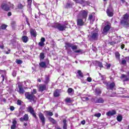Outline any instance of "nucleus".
<instances>
[{
  "instance_id": "26",
  "label": "nucleus",
  "mask_w": 129,
  "mask_h": 129,
  "mask_svg": "<svg viewBox=\"0 0 129 129\" xmlns=\"http://www.w3.org/2000/svg\"><path fill=\"white\" fill-rule=\"evenodd\" d=\"M22 40L24 43H27L29 41V38L27 36H23L22 37Z\"/></svg>"
},
{
  "instance_id": "33",
  "label": "nucleus",
  "mask_w": 129,
  "mask_h": 129,
  "mask_svg": "<svg viewBox=\"0 0 129 129\" xmlns=\"http://www.w3.org/2000/svg\"><path fill=\"white\" fill-rule=\"evenodd\" d=\"M115 56L116 59H117L118 60H119V59H120V54L119 53V52L117 51L115 52Z\"/></svg>"
},
{
  "instance_id": "4",
  "label": "nucleus",
  "mask_w": 129,
  "mask_h": 129,
  "mask_svg": "<svg viewBox=\"0 0 129 129\" xmlns=\"http://www.w3.org/2000/svg\"><path fill=\"white\" fill-rule=\"evenodd\" d=\"M10 5H8L6 3H3L1 5V9L3 10V11H5V12H9L11 11V9L14 10L15 6L13 4H11L10 2H9Z\"/></svg>"
},
{
  "instance_id": "23",
  "label": "nucleus",
  "mask_w": 129,
  "mask_h": 129,
  "mask_svg": "<svg viewBox=\"0 0 129 129\" xmlns=\"http://www.w3.org/2000/svg\"><path fill=\"white\" fill-rule=\"evenodd\" d=\"M50 82V76L46 75L45 76V80L44 81V83L45 84H48Z\"/></svg>"
},
{
  "instance_id": "35",
  "label": "nucleus",
  "mask_w": 129,
  "mask_h": 129,
  "mask_svg": "<svg viewBox=\"0 0 129 129\" xmlns=\"http://www.w3.org/2000/svg\"><path fill=\"white\" fill-rule=\"evenodd\" d=\"M67 92L68 94H71L72 92H74V89H72V88H69L68 89Z\"/></svg>"
},
{
  "instance_id": "41",
  "label": "nucleus",
  "mask_w": 129,
  "mask_h": 129,
  "mask_svg": "<svg viewBox=\"0 0 129 129\" xmlns=\"http://www.w3.org/2000/svg\"><path fill=\"white\" fill-rule=\"evenodd\" d=\"M8 26L5 24H3L1 26V28L2 30H6V29H7Z\"/></svg>"
},
{
  "instance_id": "40",
  "label": "nucleus",
  "mask_w": 129,
  "mask_h": 129,
  "mask_svg": "<svg viewBox=\"0 0 129 129\" xmlns=\"http://www.w3.org/2000/svg\"><path fill=\"white\" fill-rule=\"evenodd\" d=\"M15 62L16 63H17V64H23V60L21 59H17Z\"/></svg>"
},
{
  "instance_id": "64",
  "label": "nucleus",
  "mask_w": 129,
  "mask_h": 129,
  "mask_svg": "<svg viewBox=\"0 0 129 129\" xmlns=\"http://www.w3.org/2000/svg\"><path fill=\"white\" fill-rule=\"evenodd\" d=\"M37 81L38 82H41V79H37Z\"/></svg>"
},
{
  "instance_id": "9",
  "label": "nucleus",
  "mask_w": 129,
  "mask_h": 129,
  "mask_svg": "<svg viewBox=\"0 0 129 129\" xmlns=\"http://www.w3.org/2000/svg\"><path fill=\"white\" fill-rule=\"evenodd\" d=\"M106 86L107 87V89L109 90H113V89L114 87H115V83H114V82H112L109 84V82H106Z\"/></svg>"
},
{
  "instance_id": "44",
  "label": "nucleus",
  "mask_w": 129,
  "mask_h": 129,
  "mask_svg": "<svg viewBox=\"0 0 129 129\" xmlns=\"http://www.w3.org/2000/svg\"><path fill=\"white\" fill-rule=\"evenodd\" d=\"M46 113L49 116H52L53 115V112L51 111H46Z\"/></svg>"
},
{
  "instance_id": "54",
  "label": "nucleus",
  "mask_w": 129,
  "mask_h": 129,
  "mask_svg": "<svg viewBox=\"0 0 129 129\" xmlns=\"http://www.w3.org/2000/svg\"><path fill=\"white\" fill-rule=\"evenodd\" d=\"M10 108L11 111H13V110H15V107L13 106H10Z\"/></svg>"
},
{
  "instance_id": "38",
  "label": "nucleus",
  "mask_w": 129,
  "mask_h": 129,
  "mask_svg": "<svg viewBox=\"0 0 129 129\" xmlns=\"http://www.w3.org/2000/svg\"><path fill=\"white\" fill-rule=\"evenodd\" d=\"M75 2L76 4H80L81 5H82V4H84V1L83 0H76Z\"/></svg>"
},
{
  "instance_id": "56",
  "label": "nucleus",
  "mask_w": 129,
  "mask_h": 129,
  "mask_svg": "<svg viewBox=\"0 0 129 129\" xmlns=\"http://www.w3.org/2000/svg\"><path fill=\"white\" fill-rule=\"evenodd\" d=\"M81 123L82 124L84 125V124H85V123H86V121H85V120H83L81 121Z\"/></svg>"
},
{
  "instance_id": "16",
  "label": "nucleus",
  "mask_w": 129,
  "mask_h": 129,
  "mask_svg": "<svg viewBox=\"0 0 129 129\" xmlns=\"http://www.w3.org/2000/svg\"><path fill=\"white\" fill-rule=\"evenodd\" d=\"M74 6V3L70 2V1H69L68 2L65 6H64V9H71V8H72V6Z\"/></svg>"
},
{
  "instance_id": "25",
  "label": "nucleus",
  "mask_w": 129,
  "mask_h": 129,
  "mask_svg": "<svg viewBox=\"0 0 129 129\" xmlns=\"http://www.w3.org/2000/svg\"><path fill=\"white\" fill-rule=\"evenodd\" d=\"M64 102L66 103H72L73 102V100H72L71 98L67 97L64 100Z\"/></svg>"
},
{
  "instance_id": "18",
  "label": "nucleus",
  "mask_w": 129,
  "mask_h": 129,
  "mask_svg": "<svg viewBox=\"0 0 129 129\" xmlns=\"http://www.w3.org/2000/svg\"><path fill=\"white\" fill-rule=\"evenodd\" d=\"M115 114H116V111L114 110H112V111H109L106 113V115H107V116H111Z\"/></svg>"
},
{
  "instance_id": "42",
  "label": "nucleus",
  "mask_w": 129,
  "mask_h": 129,
  "mask_svg": "<svg viewBox=\"0 0 129 129\" xmlns=\"http://www.w3.org/2000/svg\"><path fill=\"white\" fill-rule=\"evenodd\" d=\"M27 3L28 7L31 8V6H32V0H27Z\"/></svg>"
},
{
  "instance_id": "29",
  "label": "nucleus",
  "mask_w": 129,
  "mask_h": 129,
  "mask_svg": "<svg viewBox=\"0 0 129 129\" xmlns=\"http://www.w3.org/2000/svg\"><path fill=\"white\" fill-rule=\"evenodd\" d=\"M88 21H90V22H94V21L95 20V19L94 18L93 19V15H92V14H91L89 15V17L88 18Z\"/></svg>"
},
{
  "instance_id": "61",
  "label": "nucleus",
  "mask_w": 129,
  "mask_h": 129,
  "mask_svg": "<svg viewBox=\"0 0 129 129\" xmlns=\"http://www.w3.org/2000/svg\"><path fill=\"white\" fill-rule=\"evenodd\" d=\"M10 52H11V49H9V50H8V51H6V54H9V53H10Z\"/></svg>"
},
{
  "instance_id": "45",
  "label": "nucleus",
  "mask_w": 129,
  "mask_h": 129,
  "mask_svg": "<svg viewBox=\"0 0 129 129\" xmlns=\"http://www.w3.org/2000/svg\"><path fill=\"white\" fill-rule=\"evenodd\" d=\"M95 92L97 94H98V95H99V94H101V90H100L96 89Z\"/></svg>"
},
{
  "instance_id": "63",
  "label": "nucleus",
  "mask_w": 129,
  "mask_h": 129,
  "mask_svg": "<svg viewBox=\"0 0 129 129\" xmlns=\"http://www.w3.org/2000/svg\"><path fill=\"white\" fill-rule=\"evenodd\" d=\"M23 125L24 126H27L28 125V124L27 123H26V122H24V124H23Z\"/></svg>"
},
{
  "instance_id": "55",
  "label": "nucleus",
  "mask_w": 129,
  "mask_h": 129,
  "mask_svg": "<svg viewBox=\"0 0 129 129\" xmlns=\"http://www.w3.org/2000/svg\"><path fill=\"white\" fill-rule=\"evenodd\" d=\"M12 75L14 77H16V75H17V73L16 72V71H13L12 73Z\"/></svg>"
},
{
  "instance_id": "50",
  "label": "nucleus",
  "mask_w": 129,
  "mask_h": 129,
  "mask_svg": "<svg viewBox=\"0 0 129 129\" xmlns=\"http://www.w3.org/2000/svg\"><path fill=\"white\" fill-rule=\"evenodd\" d=\"M121 64H122V65H125V64H126V60L122 59L121 62Z\"/></svg>"
},
{
  "instance_id": "43",
  "label": "nucleus",
  "mask_w": 129,
  "mask_h": 129,
  "mask_svg": "<svg viewBox=\"0 0 129 129\" xmlns=\"http://www.w3.org/2000/svg\"><path fill=\"white\" fill-rule=\"evenodd\" d=\"M11 26L12 27L13 29H15V27L16 26V21H12L11 22Z\"/></svg>"
},
{
  "instance_id": "7",
  "label": "nucleus",
  "mask_w": 129,
  "mask_h": 129,
  "mask_svg": "<svg viewBox=\"0 0 129 129\" xmlns=\"http://www.w3.org/2000/svg\"><path fill=\"white\" fill-rule=\"evenodd\" d=\"M28 112H30V114L32 115L35 119H38V116H37V113L35 112V110L33 107L30 106L27 108Z\"/></svg>"
},
{
  "instance_id": "19",
  "label": "nucleus",
  "mask_w": 129,
  "mask_h": 129,
  "mask_svg": "<svg viewBox=\"0 0 129 129\" xmlns=\"http://www.w3.org/2000/svg\"><path fill=\"white\" fill-rule=\"evenodd\" d=\"M54 97H59L60 96V90L56 89L53 92Z\"/></svg>"
},
{
  "instance_id": "34",
  "label": "nucleus",
  "mask_w": 129,
  "mask_h": 129,
  "mask_svg": "<svg viewBox=\"0 0 129 129\" xmlns=\"http://www.w3.org/2000/svg\"><path fill=\"white\" fill-rule=\"evenodd\" d=\"M48 120H49V121H50V122H52V123H53V124H55V123H56V120H55L54 118L50 117L48 118Z\"/></svg>"
},
{
  "instance_id": "46",
  "label": "nucleus",
  "mask_w": 129,
  "mask_h": 129,
  "mask_svg": "<svg viewBox=\"0 0 129 129\" xmlns=\"http://www.w3.org/2000/svg\"><path fill=\"white\" fill-rule=\"evenodd\" d=\"M74 53H81V54H82L83 50L82 49H78L77 50L74 51Z\"/></svg>"
},
{
  "instance_id": "60",
  "label": "nucleus",
  "mask_w": 129,
  "mask_h": 129,
  "mask_svg": "<svg viewBox=\"0 0 129 129\" xmlns=\"http://www.w3.org/2000/svg\"><path fill=\"white\" fill-rule=\"evenodd\" d=\"M5 48V45L3 44L2 45H0V48L1 49H4Z\"/></svg>"
},
{
  "instance_id": "27",
  "label": "nucleus",
  "mask_w": 129,
  "mask_h": 129,
  "mask_svg": "<svg viewBox=\"0 0 129 129\" xmlns=\"http://www.w3.org/2000/svg\"><path fill=\"white\" fill-rule=\"evenodd\" d=\"M63 129H67V120L66 119H63Z\"/></svg>"
},
{
  "instance_id": "37",
  "label": "nucleus",
  "mask_w": 129,
  "mask_h": 129,
  "mask_svg": "<svg viewBox=\"0 0 129 129\" xmlns=\"http://www.w3.org/2000/svg\"><path fill=\"white\" fill-rule=\"evenodd\" d=\"M117 120L120 122L122 120V116L121 115H119L117 116Z\"/></svg>"
},
{
  "instance_id": "20",
  "label": "nucleus",
  "mask_w": 129,
  "mask_h": 129,
  "mask_svg": "<svg viewBox=\"0 0 129 129\" xmlns=\"http://www.w3.org/2000/svg\"><path fill=\"white\" fill-rule=\"evenodd\" d=\"M18 92H19L20 94H24V93H25V90H24L22 85L18 86Z\"/></svg>"
},
{
  "instance_id": "51",
  "label": "nucleus",
  "mask_w": 129,
  "mask_h": 129,
  "mask_svg": "<svg viewBox=\"0 0 129 129\" xmlns=\"http://www.w3.org/2000/svg\"><path fill=\"white\" fill-rule=\"evenodd\" d=\"M87 80L88 82H91V81H92V78H91V77H88Z\"/></svg>"
},
{
  "instance_id": "49",
  "label": "nucleus",
  "mask_w": 129,
  "mask_h": 129,
  "mask_svg": "<svg viewBox=\"0 0 129 129\" xmlns=\"http://www.w3.org/2000/svg\"><path fill=\"white\" fill-rule=\"evenodd\" d=\"M17 104V105H22V100H18Z\"/></svg>"
},
{
  "instance_id": "58",
  "label": "nucleus",
  "mask_w": 129,
  "mask_h": 129,
  "mask_svg": "<svg viewBox=\"0 0 129 129\" xmlns=\"http://www.w3.org/2000/svg\"><path fill=\"white\" fill-rule=\"evenodd\" d=\"M124 47H125V45L124 44L121 45V49H122V50H123V49H124Z\"/></svg>"
},
{
  "instance_id": "15",
  "label": "nucleus",
  "mask_w": 129,
  "mask_h": 129,
  "mask_svg": "<svg viewBox=\"0 0 129 129\" xmlns=\"http://www.w3.org/2000/svg\"><path fill=\"white\" fill-rule=\"evenodd\" d=\"M19 119L21 122H23V121H28L29 120V115L25 114L24 115L23 117H21Z\"/></svg>"
},
{
  "instance_id": "36",
  "label": "nucleus",
  "mask_w": 129,
  "mask_h": 129,
  "mask_svg": "<svg viewBox=\"0 0 129 129\" xmlns=\"http://www.w3.org/2000/svg\"><path fill=\"white\" fill-rule=\"evenodd\" d=\"M78 74L80 77H81L82 78H83L84 76H83V73L81 72V70H78Z\"/></svg>"
},
{
  "instance_id": "24",
  "label": "nucleus",
  "mask_w": 129,
  "mask_h": 129,
  "mask_svg": "<svg viewBox=\"0 0 129 129\" xmlns=\"http://www.w3.org/2000/svg\"><path fill=\"white\" fill-rule=\"evenodd\" d=\"M121 78L122 79V78H125L123 80V81L124 82H126V81H128V80H129V78H127V76H126V75H124V74H122L121 75Z\"/></svg>"
},
{
  "instance_id": "5",
  "label": "nucleus",
  "mask_w": 129,
  "mask_h": 129,
  "mask_svg": "<svg viewBox=\"0 0 129 129\" xmlns=\"http://www.w3.org/2000/svg\"><path fill=\"white\" fill-rule=\"evenodd\" d=\"M88 13L89 12L87 10H81L78 14L77 18H81V19H84V20L86 21L87 17H88Z\"/></svg>"
},
{
  "instance_id": "28",
  "label": "nucleus",
  "mask_w": 129,
  "mask_h": 129,
  "mask_svg": "<svg viewBox=\"0 0 129 129\" xmlns=\"http://www.w3.org/2000/svg\"><path fill=\"white\" fill-rule=\"evenodd\" d=\"M118 91V94H123L124 92V89L122 88H119L117 90Z\"/></svg>"
},
{
  "instance_id": "22",
  "label": "nucleus",
  "mask_w": 129,
  "mask_h": 129,
  "mask_svg": "<svg viewBox=\"0 0 129 129\" xmlns=\"http://www.w3.org/2000/svg\"><path fill=\"white\" fill-rule=\"evenodd\" d=\"M13 124L11 126V129H15L16 127H17V120H16V118H14L13 119L12 121Z\"/></svg>"
},
{
  "instance_id": "39",
  "label": "nucleus",
  "mask_w": 129,
  "mask_h": 129,
  "mask_svg": "<svg viewBox=\"0 0 129 129\" xmlns=\"http://www.w3.org/2000/svg\"><path fill=\"white\" fill-rule=\"evenodd\" d=\"M39 57L40 59L43 60V59H45V54L43 52L40 53Z\"/></svg>"
},
{
  "instance_id": "8",
  "label": "nucleus",
  "mask_w": 129,
  "mask_h": 129,
  "mask_svg": "<svg viewBox=\"0 0 129 129\" xmlns=\"http://www.w3.org/2000/svg\"><path fill=\"white\" fill-rule=\"evenodd\" d=\"M113 8L111 6H109L106 10V14L108 17H113Z\"/></svg>"
},
{
  "instance_id": "1",
  "label": "nucleus",
  "mask_w": 129,
  "mask_h": 129,
  "mask_svg": "<svg viewBox=\"0 0 129 129\" xmlns=\"http://www.w3.org/2000/svg\"><path fill=\"white\" fill-rule=\"evenodd\" d=\"M35 94H37V89H33L31 92H26L25 93V97L26 99L33 102H36V97Z\"/></svg>"
},
{
  "instance_id": "31",
  "label": "nucleus",
  "mask_w": 129,
  "mask_h": 129,
  "mask_svg": "<svg viewBox=\"0 0 129 129\" xmlns=\"http://www.w3.org/2000/svg\"><path fill=\"white\" fill-rule=\"evenodd\" d=\"M104 100L102 98H99L96 101V103H103Z\"/></svg>"
},
{
  "instance_id": "62",
  "label": "nucleus",
  "mask_w": 129,
  "mask_h": 129,
  "mask_svg": "<svg viewBox=\"0 0 129 129\" xmlns=\"http://www.w3.org/2000/svg\"><path fill=\"white\" fill-rule=\"evenodd\" d=\"M54 115L55 117H58V116H59V115H58V113H55Z\"/></svg>"
},
{
  "instance_id": "48",
  "label": "nucleus",
  "mask_w": 129,
  "mask_h": 129,
  "mask_svg": "<svg viewBox=\"0 0 129 129\" xmlns=\"http://www.w3.org/2000/svg\"><path fill=\"white\" fill-rule=\"evenodd\" d=\"M94 116H96V117H100L101 116V113H98L94 114Z\"/></svg>"
},
{
  "instance_id": "59",
  "label": "nucleus",
  "mask_w": 129,
  "mask_h": 129,
  "mask_svg": "<svg viewBox=\"0 0 129 129\" xmlns=\"http://www.w3.org/2000/svg\"><path fill=\"white\" fill-rule=\"evenodd\" d=\"M8 17H11V16H12V12H8Z\"/></svg>"
},
{
  "instance_id": "21",
  "label": "nucleus",
  "mask_w": 129,
  "mask_h": 129,
  "mask_svg": "<svg viewBox=\"0 0 129 129\" xmlns=\"http://www.w3.org/2000/svg\"><path fill=\"white\" fill-rule=\"evenodd\" d=\"M30 32L31 36H33L34 38L37 37V32H36L35 29L31 28Z\"/></svg>"
},
{
  "instance_id": "47",
  "label": "nucleus",
  "mask_w": 129,
  "mask_h": 129,
  "mask_svg": "<svg viewBox=\"0 0 129 129\" xmlns=\"http://www.w3.org/2000/svg\"><path fill=\"white\" fill-rule=\"evenodd\" d=\"M98 66L100 67V68H103V65H102V62H98Z\"/></svg>"
},
{
  "instance_id": "14",
  "label": "nucleus",
  "mask_w": 129,
  "mask_h": 129,
  "mask_svg": "<svg viewBox=\"0 0 129 129\" xmlns=\"http://www.w3.org/2000/svg\"><path fill=\"white\" fill-rule=\"evenodd\" d=\"M45 90H47V86H46V84L39 85V87L38 88V91L43 92V91H45Z\"/></svg>"
},
{
  "instance_id": "10",
  "label": "nucleus",
  "mask_w": 129,
  "mask_h": 129,
  "mask_svg": "<svg viewBox=\"0 0 129 129\" xmlns=\"http://www.w3.org/2000/svg\"><path fill=\"white\" fill-rule=\"evenodd\" d=\"M99 36V34H98V32H93L91 33V36H90V38L91 40H93L94 41H97L98 40V36Z\"/></svg>"
},
{
  "instance_id": "17",
  "label": "nucleus",
  "mask_w": 129,
  "mask_h": 129,
  "mask_svg": "<svg viewBox=\"0 0 129 129\" xmlns=\"http://www.w3.org/2000/svg\"><path fill=\"white\" fill-rule=\"evenodd\" d=\"M46 41V39H45V38L42 37L40 40V42L38 43L39 46L40 47H44L45 46V41Z\"/></svg>"
},
{
  "instance_id": "6",
  "label": "nucleus",
  "mask_w": 129,
  "mask_h": 129,
  "mask_svg": "<svg viewBox=\"0 0 129 129\" xmlns=\"http://www.w3.org/2000/svg\"><path fill=\"white\" fill-rule=\"evenodd\" d=\"M128 19L129 14L128 13L123 15L122 19L120 21V24L124 25V26H128Z\"/></svg>"
},
{
  "instance_id": "11",
  "label": "nucleus",
  "mask_w": 129,
  "mask_h": 129,
  "mask_svg": "<svg viewBox=\"0 0 129 129\" xmlns=\"http://www.w3.org/2000/svg\"><path fill=\"white\" fill-rule=\"evenodd\" d=\"M38 115L42 124H45V123H46V118H45V116H44V114L42 112H39Z\"/></svg>"
},
{
  "instance_id": "52",
  "label": "nucleus",
  "mask_w": 129,
  "mask_h": 129,
  "mask_svg": "<svg viewBox=\"0 0 129 129\" xmlns=\"http://www.w3.org/2000/svg\"><path fill=\"white\" fill-rule=\"evenodd\" d=\"M26 22L27 25L30 27V23H29V19L27 17H26Z\"/></svg>"
},
{
  "instance_id": "32",
  "label": "nucleus",
  "mask_w": 129,
  "mask_h": 129,
  "mask_svg": "<svg viewBox=\"0 0 129 129\" xmlns=\"http://www.w3.org/2000/svg\"><path fill=\"white\" fill-rule=\"evenodd\" d=\"M17 8L18 10H23V9L25 8V5L22 4L21 3H19L17 6Z\"/></svg>"
},
{
  "instance_id": "53",
  "label": "nucleus",
  "mask_w": 129,
  "mask_h": 129,
  "mask_svg": "<svg viewBox=\"0 0 129 129\" xmlns=\"http://www.w3.org/2000/svg\"><path fill=\"white\" fill-rule=\"evenodd\" d=\"M107 65H106V67L107 68V69H109L110 68V66H111V64L110 63H106Z\"/></svg>"
},
{
  "instance_id": "13",
  "label": "nucleus",
  "mask_w": 129,
  "mask_h": 129,
  "mask_svg": "<svg viewBox=\"0 0 129 129\" xmlns=\"http://www.w3.org/2000/svg\"><path fill=\"white\" fill-rule=\"evenodd\" d=\"M83 19L81 18H78L77 20V26H80L82 27V26H84V21H83Z\"/></svg>"
},
{
  "instance_id": "57",
  "label": "nucleus",
  "mask_w": 129,
  "mask_h": 129,
  "mask_svg": "<svg viewBox=\"0 0 129 129\" xmlns=\"http://www.w3.org/2000/svg\"><path fill=\"white\" fill-rule=\"evenodd\" d=\"M1 77L3 78V80L2 81V83H3V82H4V81H5V76L4 75H2Z\"/></svg>"
},
{
  "instance_id": "30",
  "label": "nucleus",
  "mask_w": 129,
  "mask_h": 129,
  "mask_svg": "<svg viewBox=\"0 0 129 129\" xmlns=\"http://www.w3.org/2000/svg\"><path fill=\"white\" fill-rule=\"evenodd\" d=\"M39 65L40 67H41V68H46V67H47V66L46 65V62L44 61L40 62Z\"/></svg>"
},
{
  "instance_id": "12",
  "label": "nucleus",
  "mask_w": 129,
  "mask_h": 129,
  "mask_svg": "<svg viewBox=\"0 0 129 129\" xmlns=\"http://www.w3.org/2000/svg\"><path fill=\"white\" fill-rule=\"evenodd\" d=\"M110 25H107L105 26L103 29V32L102 34L104 35H106L108 32H109V30H110Z\"/></svg>"
},
{
  "instance_id": "3",
  "label": "nucleus",
  "mask_w": 129,
  "mask_h": 129,
  "mask_svg": "<svg viewBox=\"0 0 129 129\" xmlns=\"http://www.w3.org/2000/svg\"><path fill=\"white\" fill-rule=\"evenodd\" d=\"M52 28L54 29H57L58 31L60 32H63V31H66L67 26L65 24H61V23H56L54 25L52 26Z\"/></svg>"
},
{
  "instance_id": "2",
  "label": "nucleus",
  "mask_w": 129,
  "mask_h": 129,
  "mask_svg": "<svg viewBox=\"0 0 129 129\" xmlns=\"http://www.w3.org/2000/svg\"><path fill=\"white\" fill-rule=\"evenodd\" d=\"M65 50H66L67 52V54L69 55H71L72 53V50L73 51H74V50H77L78 46L76 45H73V44L70 43V42H65ZM71 48V49H70Z\"/></svg>"
}]
</instances>
